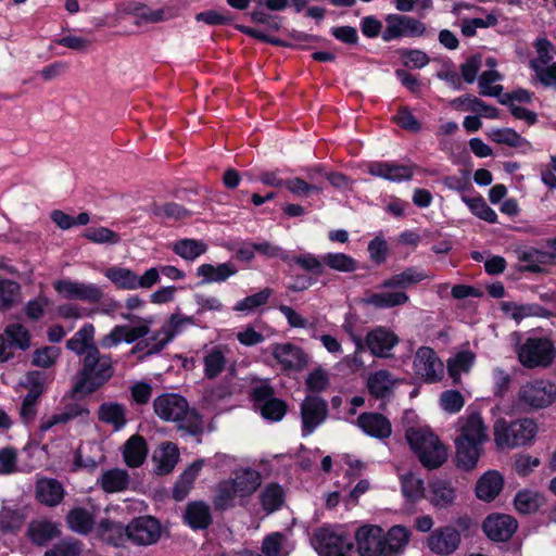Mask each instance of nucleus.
<instances>
[{"instance_id": "nucleus-24", "label": "nucleus", "mask_w": 556, "mask_h": 556, "mask_svg": "<svg viewBox=\"0 0 556 556\" xmlns=\"http://www.w3.org/2000/svg\"><path fill=\"white\" fill-rule=\"evenodd\" d=\"M368 173L393 182H402L412 179L414 166L378 161L369 163Z\"/></svg>"}, {"instance_id": "nucleus-11", "label": "nucleus", "mask_w": 556, "mask_h": 556, "mask_svg": "<svg viewBox=\"0 0 556 556\" xmlns=\"http://www.w3.org/2000/svg\"><path fill=\"white\" fill-rule=\"evenodd\" d=\"M517 400L522 407L546 408L556 402V383L548 379L528 381L519 388Z\"/></svg>"}, {"instance_id": "nucleus-20", "label": "nucleus", "mask_w": 556, "mask_h": 556, "mask_svg": "<svg viewBox=\"0 0 556 556\" xmlns=\"http://www.w3.org/2000/svg\"><path fill=\"white\" fill-rule=\"evenodd\" d=\"M517 521L509 515H490L482 525L485 535L495 542L508 541L517 530Z\"/></svg>"}, {"instance_id": "nucleus-42", "label": "nucleus", "mask_w": 556, "mask_h": 556, "mask_svg": "<svg viewBox=\"0 0 556 556\" xmlns=\"http://www.w3.org/2000/svg\"><path fill=\"white\" fill-rule=\"evenodd\" d=\"M58 533L56 525L49 520H33L27 528V536L36 545H45Z\"/></svg>"}, {"instance_id": "nucleus-47", "label": "nucleus", "mask_w": 556, "mask_h": 556, "mask_svg": "<svg viewBox=\"0 0 556 556\" xmlns=\"http://www.w3.org/2000/svg\"><path fill=\"white\" fill-rule=\"evenodd\" d=\"M71 530L79 534L89 533L94 525L93 515L85 508L76 507L66 517Z\"/></svg>"}, {"instance_id": "nucleus-6", "label": "nucleus", "mask_w": 556, "mask_h": 556, "mask_svg": "<svg viewBox=\"0 0 556 556\" xmlns=\"http://www.w3.org/2000/svg\"><path fill=\"white\" fill-rule=\"evenodd\" d=\"M405 437L424 467L434 469L446 460L445 447L429 428L412 427L406 430Z\"/></svg>"}, {"instance_id": "nucleus-37", "label": "nucleus", "mask_w": 556, "mask_h": 556, "mask_svg": "<svg viewBox=\"0 0 556 556\" xmlns=\"http://www.w3.org/2000/svg\"><path fill=\"white\" fill-rule=\"evenodd\" d=\"M185 520L192 529H206L212 523L210 506L204 502L189 503L185 510Z\"/></svg>"}, {"instance_id": "nucleus-23", "label": "nucleus", "mask_w": 556, "mask_h": 556, "mask_svg": "<svg viewBox=\"0 0 556 556\" xmlns=\"http://www.w3.org/2000/svg\"><path fill=\"white\" fill-rule=\"evenodd\" d=\"M355 424L365 434L378 440L388 439L392 433L391 421L380 413H362Z\"/></svg>"}, {"instance_id": "nucleus-5", "label": "nucleus", "mask_w": 556, "mask_h": 556, "mask_svg": "<svg viewBox=\"0 0 556 556\" xmlns=\"http://www.w3.org/2000/svg\"><path fill=\"white\" fill-rule=\"evenodd\" d=\"M84 356L83 368L74 386L75 393H92L106 382L113 375L112 359L101 355L98 348H91Z\"/></svg>"}, {"instance_id": "nucleus-32", "label": "nucleus", "mask_w": 556, "mask_h": 556, "mask_svg": "<svg viewBox=\"0 0 556 556\" xmlns=\"http://www.w3.org/2000/svg\"><path fill=\"white\" fill-rule=\"evenodd\" d=\"M516 257L519 262L526 263L520 269L529 273H541L542 265L547 264L551 260L548 252L534 248H519L515 250Z\"/></svg>"}, {"instance_id": "nucleus-3", "label": "nucleus", "mask_w": 556, "mask_h": 556, "mask_svg": "<svg viewBox=\"0 0 556 556\" xmlns=\"http://www.w3.org/2000/svg\"><path fill=\"white\" fill-rule=\"evenodd\" d=\"M457 427L459 431V435L455 439L457 465L469 470L476 466L481 445L488 439L485 426L480 414L471 413L460 417Z\"/></svg>"}, {"instance_id": "nucleus-41", "label": "nucleus", "mask_w": 556, "mask_h": 556, "mask_svg": "<svg viewBox=\"0 0 556 556\" xmlns=\"http://www.w3.org/2000/svg\"><path fill=\"white\" fill-rule=\"evenodd\" d=\"M101 539L115 547L123 546L128 539V525L124 527L119 522L103 520L100 522Z\"/></svg>"}, {"instance_id": "nucleus-2", "label": "nucleus", "mask_w": 556, "mask_h": 556, "mask_svg": "<svg viewBox=\"0 0 556 556\" xmlns=\"http://www.w3.org/2000/svg\"><path fill=\"white\" fill-rule=\"evenodd\" d=\"M432 279L425 269L417 266L406 267L380 283L381 289L392 290L368 294L363 302L375 308L384 309L405 305L409 302L408 294L404 291L424 280Z\"/></svg>"}, {"instance_id": "nucleus-60", "label": "nucleus", "mask_w": 556, "mask_h": 556, "mask_svg": "<svg viewBox=\"0 0 556 556\" xmlns=\"http://www.w3.org/2000/svg\"><path fill=\"white\" fill-rule=\"evenodd\" d=\"M535 50H536V58L534 60L530 61V67L536 68V66L541 67L544 65L552 64V60L554 59V46L547 38H539L535 41Z\"/></svg>"}, {"instance_id": "nucleus-39", "label": "nucleus", "mask_w": 556, "mask_h": 556, "mask_svg": "<svg viewBox=\"0 0 556 556\" xmlns=\"http://www.w3.org/2000/svg\"><path fill=\"white\" fill-rule=\"evenodd\" d=\"M26 515L22 508L3 505L0 509V531L3 533H16L23 527Z\"/></svg>"}, {"instance_id": "nucleus-49", "label": "nucleus", "mask_w": 556, "mask_h": 556, "mask_svg": "<svg viewBox=\"0 0 556 556\" xmlns=\"http://www.w3.org/2000/svg\"><path fill=\"white\" fill-rule=\"evenodd\" d=\"M455 491L451 483L435 480L430 483V501L437 507H447L454 502Z\"/></svg>"}, {"instance_id": "nucleus-8", "label": "nucleus", "mask_w": 556, "mask_h": 556, "mask_svg": "<svg viewBox=\"0 0 556 556\" xmlns=\"http://www.w3.org/2000/svg\"><path fill=\"white\" fill-rule=\"evenodd\" d=\"M517 356L525 368H546L554 362L556 350L549 338L533 336L518 345Z\"/></svg>"}, {"instance_id": "nucleus-56", "label": "nucleus", "mask_w": 556, "mask_h": 556, "mask_svg": "<svg viewBox=\"0 0 556 556\" xmlns=\"http://www.w3.org/2000/svg\"><path fill=\"white\" fill-rule=\"evenodd\" d=\"M501 308L507 316L513 318L515 321L520 323L527 317L538 315L540 306L533 304L519 305L515 302H502Z\"/></svg>"}, {"instance_id": "nucleus-45", "label": "nucleus", "mask_w": 556, "mask_h": 556, "mask_svg": "<svg viewBox=\"0 0 556 556\" xmlns=\"http://www.w3.org/2000/svg\"><path fill=\"white\" fill-rule=\"evenodd\" d=\"M3 336L9 346V351L11 349L26 351L30 346V333L22 324H9L4 329Z\"/></svg>"}, {"instance_id": "nucleus-34", "label": "nucleus", "mask_w": 556, "mask_h": 556, "mask_svg": "<svg viewBox=\"0 0 556 556\" xmlns=\"http://www.w3.org/2000/svg\"><path fill=\"white\" fill-rule=\"evenodd\" d=\"M125 12L135 16V25L137 26L159 23L166 18L164 9L152 10L147 4L137 1L127 3Z\"/></svg>"}, {"instance_id": "nucleus-61", "label": "nucleus", "mask_w": 556, "mask_h": 556, "mask_svg": "<svg viewBox=\"0 0 556 556\" xmlns=\"http://www.w3.org/2000/svg\"><path fill=\"white\" fill-rule=\"evenodd\" d=\"M60 354V348L53 345L37 349L33 353L31 364L37 367L49 368L56 362Z\"/></svg>"}, {"instance_id": "nucleus-57", "label": "nucleus", "mask_w": 556, "mask_h": 556, "mask_svg": "<svg viewBox=\"0 0 556 556\" xmlns=\"http://www.w3.org/2000/svg\"><path fill=\"white\" fill-rule=\"evenodd\" d=\"M271 295V290L266 288L255 294L245 296L233 305V311L249 313L265 305Z\"/></svg>"}, {"instance_id": "nucleus-9", "label": "nucleus", "mask_w": 556, "mask_h": 556, "mask_svg": "<svg viewBox=\"0 0 556 556\" xmlns=\"http://www.w3.org/2000/svg\"><path fill=\"white\" fill-rule=\"evenodd\" d=\"M312 544L320 556H346L354 546L342 526L318 528L313 534Z\"/></svg>"}, {"instance_id": "nucleus-1", "label": "nucleus", "mask_w": 556, "mask_h": 556, "mask_svg": "<svg viewBox=\"0 0 556 556\" xmlns=\"http://www.w3.org/2000/svg\"><path fill=\"white\" fill-rule=\"evenodd\" d=\"M410 532L393 526L387 532L377 525H364L354 534L358 556H399L409 542Z\"/></svg>"}, {"instance_id": "nucleus-35", "label": "nucleus", "mask_w": 556, "mask_h": 556, "mask_svg": "<svg viewBox=\"0 0 556 556\" xmlns=\"http://www.w3.org/2000/svg\"><path fill=\"white\" fill-rule=\"evenodd\" d=\"M148 455L146 440L138 434L131 435L124 444L123 456L125 463L132 468L141 466Z\"/></svg>"}, {"instance_id": "nucleus-30", "label": "nucleus", "mask_w": 556, "mask_h": 556, "mask_svg": "<svg viewBox=\"0 0 556 556\" xmlns=\"http://www.w3.org/2000/svg\"><path fill=\"white\" fill-rule=\"evenodd\" d=\"M238 271L236 265L231 262L220 263L217 265L202 264L197 268V276L201 277V285H210L213 282H224Z\"/></svg>"}, {"instance_id": "nucleus-58", "label": "nucleus", "mask_w": 556, "mask_h": 556, "mask_svg": "<svg viewBox=\"0 0 556 556\" xmlns=\"http://www.w3.org/2000/svg\"><path fill=\"white\" fill-rule=\"evenodd\" d=\"M287 538L281 532H273L266 535L262 542V553L265 556H283L288 552H283V545Z\"/></svg>"}, {"instance_id": "nucleus-62", "label": "nucleus", "mask_w": 556, "mask_h": 556, "mask_svg": "<svg viewBox=\"0 0 556 556\" xmlns=\"http://www.w3.org/2000/svg\"><path fill=\"white\" fill-rule=\"evenodd\" d=\"M84 237L98 244H117L121 241V236L106 227L89 228Z\"/></svg>"}, {"instance_id": "nucleus-43", "label": "nucleus", "mask_w": 556, "mask_h": 556, "mask_svg": "<svg viewBox=\"0 0 556 556\" xmlns=\"http://www.w3.org/2000/svg\"><path fill=\"white\" fill-rule=\"evenodd\" d=\"M129 482L128 472L119 468L105 470L100 478V485L106 493L124 491L128 488Z\"/></svg>"}, {"instance_id": "nucleus-15", "label": "nucleus", "mask_w": 556, "mask_h": 556, "mask_svg": "<svg viewBox=\"0 0 556 556\" xmlns=\"http://www.w3.org/2000/svg\"><path fill=\"white\" fill-rule=\"evenodd\" d=\"M328 404L316 395H308L301 404L302 435H311L327 418Z\"/></svg>"}, {"instance_id": "nucleus-22", "label": "nucleus", "mask_w": 556, "mask_h": 556, "mask_svg": "<svg viewBox=\"0 0 556 556\" xmlns=\"http://www.w3.org/2000/svg\"><path fill=\"white\" fill-rule=\"evenodd\" d=\"M460 544V534L453 527L438 528L428 538V547L438 555H450Z\"/></svg>"}, {"instance_id": "nucleus-10", "label": "nucleus", "mask_w": 556, "mask_h": 556, "mask_svg": "<svg viewBox=\"0 0 556 556\" xmlns=\"http://www.w3.org/2000/svg\"><path fill=\"white\" fill-rule=\"evenodd\" d=\"M104 276L121 290L151 289L160 282V271L156 267L148 268L142 275L121 266H111L103 271Z\"/></svg>"}, {"instance_id": "nucleus-36", "label": "nucleus", "mask_w": 556, "mask_h": 556, "mask_svg": "<svg viewBox=\"0 0 556 556\" xmlns=\"http://www.w3.org/2000/svg\"><path fill=\"white\" fill-rule=\"evenodd\" d=\"M179 459V451L176 444L172 442L163 443L154 452L153 462L155 463V472L159 475L169 473Z\"/></svg>"}, {"instance_id": "nucleus-21", "label": "nucleus", "mask_w": 556, "mask_h": 556, "mask_svg": "<svg viewBox=\"0 0 556 556\" xmlns=\"http://www.w3.org/2000/svg\"><path fill=\"white\" fill-rule=\"evenodd\" d=\"M271 353L285 370L300 371L307 365V355L292 343H277Z\"/></svg>"}, {"instance_id": "nucleus-38", "label": "nucleus", "mask_w": 556, "mask_h": 556, "mask_svg": "<svg viewBox=\"0 0 556 556\" xmlns=\"http://www.w3.org/2000/svg\"><path fill=\"white\" fill-rule=\"evenodd\" d=\"M236 498H239L232 481L225 479L219 481L214 490L213 505L217 510H227L236 505Z\"/></svg>"}, {"instance_id": "nucleus-17", "label": "nucleus", "mask_w": 556, "mask_h": 556, "mask_svg": "<svg viewBox=\"0 0 556 556\" xmlns=\"http://www.w3.org/2000/svg\"><path fill=\"white\" fill-rule=\"evenodd\" d=\"M161 525L151 516L135 518L128 523V539L136 545H151L161 536Z\"/></svg>"}, {"instance_id": "nucleus-18", "label": "nucleus", "mask_w": 556, "mask_h": 556, "mask_svg": "<svg viewBox=\"0 0 556 556\" xmlns=\"http://www.w3.org/2000/svg\"><path fill=\"white\" fill-rule=\"evenodd\" d=\"M90 412L83 403L71 402L51 416H43L39 422V432L46 433L56 425H65L74 419L85 420Z\"/></svg>"}, {"instance_id": "nucleus-27", "label": "nucleus", "mask_w": 556, "mask_h": 556, "mask_svg": "<svg viewBox=\"0 0 556 556\" xmlns=\"http://www.w3.org/2000/svg\"><path fill=\"white\" fill-rule=\"evenodd\" d=\"M233 486L239 493V498L250 497L261 485V473L252 468H240L233 471V476L229 478Z\"/></svg>"}, {"instance_id": "nucleus-33", "label": "nucleus", "mask_w": 556, "mask_h": 556, "mask_svg": "<svg viewBox=\"0 0 556 556\" xmlns=\"http://www.w3.org/2000/svg\"><path fill=\"white\" fill-rule=\"evenodd\" d=\"M503 477L495 470L485 472L476 484V494L480 500L490 502L494 500L503 488Z\"/></svg>"}, {"instance_id": "nucleus-63", "label": "nucleus", "mask_w": 556, "mask_h": 556, "mask_svg": "<svg viewBox=\"0 0 556 556\" xmlns=\"http://www.w3.org/2000/svg\"><path fill=\"white\" fill-rule=\"evenodd\" d=\"M465 404L464 396L459 391L447 390L440 396V405L443 410L450 414L458 413Z\"/></svg>"}, {"instance_id": "nucleus-53", "label": "nucleus", "mask_w": 556, "mask_h": 556, "mask_svg": "<svg viewBox=\"0 0 556 556\" xmlns=\"http://www.w3.org/2000/svg\"><path fill=\"white\" fill-rule=\"evenodd\" d=\"M21 286L10 279H0V311L4 312L18 303Z\"/></svg>"}, {"instance_id": "nucleus-19", "label": "nucleus", "mask_w": 556, "mask_h": 556, "mask_svg": "<svg viewBox=\"0 0 556 556\" xmlns=\"http://www.w3.org/2000/svg\"><path fill=\"white\" fill-rule=\"evenodd\" d=\"M399 341V337L392 330L378 326L367 333L365 343L372 355L388 358L392 356L391 351Z\"/></svg>"}, {"instance_id": "nucleus-7", "label": "nucleus", "mask_w": 556, "mask_h": 556, "mask_svg": "<svg viewBox=\"0 0 556 556\" xmlns=\"http://www.w3.org/2000/svg\"><path fill=\"white\" fill-rule=\"evenodd\" d=\"M534 420L522 418L511 422L500 418L494 422V440L501 448H513L529 443L536 434Z\"/></svg>"}, {"instance_id": "nucleus-13", "label": "nucleus", "mask_w": 556, "mask_h": 556, "mask_svg": "<svg viewBox=\"0 0 556 556\" xmlns=\"http://www.w3.org/2000/svg\"><path fill=\"white\" fill-rule=\"evenodd\" d=\"M386 27L381 38L384 42H390L403 37H421L426 34V24L421 21L404 14H388L384 17Z\"/></svg>"}, {"instance_id": "nucleus-29", "label": "nucleus", "mask_w": 556, "mask_h": 556, "mask_svg": "<svg viewBox=\"0 0 556 556\" xmlns=\"http://www.w3.org/2000/svg\"><path fill=\"white\" fill-rule=\"evenodd\" d=\"M396 380L384 369L372 372L367 379V389L371 396L388 400L393 394Z\"/></svg>"}, {"instance_id": "nucleus-64", "label": "nucleus", "mask_w": 556, "mask_h": 556, "mask_svg": "<svg viewBox=\"0 0 556 556\" xmlns=\"http://www.w3.org/2000/svg\"><path fill=\"white\" fill-rule=\"evenodd\" d=\"M81 546L75 540H62L48 551V556H79Z\"/></svg>"}, {"instance_id": "nucleus-25", "label": "nucleus", "mask_w": 556, "mask_h": 556, "mask_svg": "<svg viewBox=\"0 0 556 556\" xmlns=\"http://www.w3.org/2000/svg\"><path fill=\"white\" fill-rule=\"evenodd\" d=\"M229 349L226 345H213L205 348L203 351V371L207 379L218 377L226 368L227 354Z\"/></svg>"}, {"instance_id": "nucleus-59", "label": "nucleus", "mask_w": 556, "mask_h": 556, "mask_svg": "<svg viewBox=\"0 0 556 556\" xmlns=\"http://www.w3.org/2000/svg\"><path fill=\"white\" fill-rule=\"evenodd\" d=\"M488 136L493 142L507 144L514 148L522 146V143L526 141L517 131L511 128L491 129Z\"/></svg>"}, {"instance_id": "nucleus-14", "label": "nucleus", "mask_w": 556, "mask_h": 556, "mask_svg": "<svg viewBox=\"0 0 556 556\" xmlns=\"http://www.w3.org/2000/svg\"><path fill=\"white\" fill-rule=\"evenodd\" d=\"M54 290L64 299L79 300L94 304L102 300L103 290L96 283L60 279L53 283Z\"/></svg>"}, {"instance_id": "nucleus-4", "label": "nucleus", "mask_w": 556, "mask_h": 556, "mask_svg": "<svg viewBox=\"0 0 556 556\" xmlns=\"http://www.w3.org/2000/svg\"><path fill=\"white\" fill-rule=\"evenodd\" d=\"M155 415L164 420L177 422L179 429L186 430L191 435L201 434L203 421L201 416L189 407L188 401L177 393H164L153 401Z\"/></svg>"}, {"instance_id": "nucleus-51", "label": "nucleus", "mask_w": 556, "mask_h": 556, "mask_svg": "<svg viewBox=\"0 0 556 556\" xmlns=\"http://www.w3.org/2000/svg\"><path fill=\"white\" fill-rule=\"evenodd\" d=\"M503 76L495 70L484 71L478 78L479 93L483 97H500L503 86L496 85Z\"/></svg>"}, {"instance_id": "nucleus-48", "label": "nucleus", "mask_w": 556, "mask_h": 556, "mask_svg": "<svg viewBox=\"0 0 556 556\" xmlns=\"http://www.w3.org/2000/svg\"><path fill=\"white\" fill-rule=\"evenodd\" d=\"M476 355L469 351L464 350L456 353L447 361V370L454 382H458L463 372H468L472 367Z\"/></svg>"}, {"instance_id": "nucleus-40", "label": "nucleus", "mask_w": 556, "mask_h": 556, "mask_svg": "<svg viewBox=\"0 0 556 556\" xmlns=\"http://www.w3.org/2000/svg\"><path fill=\"white\" fill-rule=\"evenodd\" d=\"M94 336V327L91 324L84 325L70 340L66 342V348L77 355H88L91 348H97L92 344Z\"/></svg>"}, {"instance_id": "nucleus-28", "label": "nucleus", "mask_w": 556, "mask_h": 556, "mask_svg": "<svg viewBox=\"0 0 556 556\" xmlns=\"http://www.w3.org/2000/svg\"><path fill=\"white\" fill-rule=\"evenodd\" d=\"M98 419L111 426L114 431H121L128 422L127 408L117 402H104L99 406Z\"/></svg>"}, {"instance_id": "nucleus-12", "label": "nucleus", "mask_w": 556, "mask_h": 556, "mask_svg": "<svg viewBox=\"0 0 556 556\" xmlns=\"http://www.w3.org/2000/svg\"><path fill=\"white\" fill-rule=\"evenodd\" d=\"M251 399L254 409L267 420L280 421L287 413L286 402L275 397L274 389L265 381L252 388Z\"/></svg>"}, {"instance_id": "nucleus-31", "label": "nucleus", "mask_w": 556, "mask_h": 556, "mask_svg": "<svg viewBox=\"0 0 556 556\" xmlns=\"http://www.w3.org/2000/svg\"><path fill=\"white\" fill-rule=\"evenodd\" d=\"M64 497V489L55 479H40L36 483V498L43 505L54 507Z\"/></svg>"}, {"instance_id": "nucleus-26", "label": "nucleus", "mask_w": 556, "mask_h": 556, "mask_svg": "<svg viewBox=\"0 0 556 556\" xmlns=\"http://www.w3.org/2000/svg\"><path fill=\"white\" fill-rule=\"evenodd\" d=\"M195 325L197 323L193 316H187L179 313L169 315V317L163 324L164 339L160 341L155 351H162L177 336H180L187 329Z\"/></svg>"}, {"instance_id": "nucleus-52", "label": "nucleus", "mask_w": 556, "mask_h": 556, "mask_svg": "<svg viewBox=\"0 0 556 556\" xmlns=\"http://www.w3.org/2000/svg\"><path fill=\"white\" fill-rule=\"evenodd\" d=\"M324 265L340 273H353L357 269V261L344 253H326L321 256Z\"/></svg>"}, {"instance_id": "nucleus-44", "label": "nucleus", "mask_w": 556, "mask_h": 556, "mask_svg": "<svg viewBox=\"0 0 556 556\" xmlns=\"http://www.w3.org/2000/svg\"><path fill=\"white\" fill-rule=\"evenodd\" d=\"M401 490L405 500L409 503H416L424 497V480L413 472H405L400 476Z\"/></svg>"}, {"instance_id": "nucleus-50", "label": "nucleus", "mask_w": 556, "mask_h": 556, "mask_svg": "<svg viewBox=\"0 0 556 556\" xmlns=\"http://www.w3.org/2000/svg\"><path fill=\"white\" fill-rule=\"evenodd\" d=\"M462 201L468 206L469 211L478 218L495 224L497 222L496 212L488 205L483 197L477 195L469 198L467 195L462 197Z\"/></svg>"}, {"instance_id": "nucleus-54", "label": "nucleus", "mask_w": 556, "mask_h": 556, "mask_svg": "<svg viewBox=\"0 0 556 556\" xmlns=\"http://www.w3.org/2000/svg\"><path fill=\"white\" fill-rule=\"evenodd\" d=\"M150 211L153 216L161 219L179 220L190 216V212L187 208L175 202L165 204L154 203Z\"/></svg>"}, {"instance_id": "nucleus-55", "label": "nucleus", "mask_w": 556, "mask_h": 556, "mask_svg": "<svg viewBox=\"0 0 556 556\" xmlns=\"http://www.w3.org/2000/svg\"><path fill=\"white\" fill-rule=\"evenodd\" d=\"M260 500L264 510L274 513L282 506L285 493L280 485L269 484L262 491Z\"/></svg>"}, {"instance_id": "nucleus-16", "label": "nucleus", "mask_w": 556, "mask_h": 556, "mask_svg": "<svg viewBox=\"0 0 556 556\" xmlns=\"http://www.w3.org/2000/svg\"><path fill=\"white\" fill-rule=\"evenodd\" d=\"M414 370L424 381L432 383L442 378L444 366L433 349L421 346L415 354Z\"/></svg>"}, {"instance_id": "nucleus-46", "label": "nucleus", "mask_w": 556, "mask_h": 556, "mask_svg": "<svg viewBox=\"0 0 556 556\" xmlns=\"http://www.w3.org/2000/svg\"><path fill=\"white\" fill-rule=\"evenodd\" d=\"M172 250L185 261L193 262L207 251V245L202 240L180 239L173 243Z\"/></svg>"}]
</instances>
